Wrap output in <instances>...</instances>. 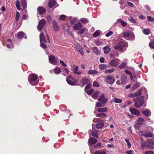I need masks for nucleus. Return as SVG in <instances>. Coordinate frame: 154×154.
I'll list each match as a JSON object with an SVG mask.
<instances>
[{"label":"nucleus","mask_w":154,"mask_h":154,"mask_svg":"<svg viewBox=\"0 0 154 154\" xmlns=\"http://www.w3.org/2000/svg\"><path fill=\"white\" fill-rule=\"evenodd\" d=\"M129 21L132 23H135L136 22V20L133 17H130L129 19Z\"/></svg>","instance_id":"52"},{"label":"nucleus","mask_w":154,"mask_h":154,"mask_svg":"<svg viewBox=\"0 0 154 154\" xmlns=\"http://www.w3.org/2000/svg\"><path fill=\"white\" fill-rule=\"evenodd\" d=\"M91 85L90 84V83L87 84V85L86 86L85 88V90L86 91V90L87 89H89L90 87H91Z\"/></svg>","instance_id":"60"},{"label":"nucleus","mask_w":154,"mask_h":154,"mask_svg":"<svg viewBox=\"0 0 154 154\" xmlns=\"http://www.w3.org/2000/svg\"><path fill=\"white\" fill-rule=\"evenodd\" d=\"M142 112L146 116H149L151 114L149 110H143Z\"/></svg>","instance_id":"26"},{"label":"nucleus","mask_w":154,"mask_h":154,"mask_svg":"<svg viewBox=\"0 0 154 154\" xmlns=\"http://www.w3.org/2000/svg\"><path fill=\"white\" fill-rule=\"evenodd\" d=\"M98 131L97 130H94L91 132V134L92 135L96 138H98Z\"/></svg>","instance_id":"28"},{"label":"nucleus","mask_w":154,"mask_h":154,"mask_svg":"<svg viewBox=\"0 0 154 154\" xmlns=\"http://www.w3.org/2000/svg\"><path fill=\"white\" fill-rule=\"evenodd\" d=\"M53 26L55 31H57L59 30V27L58 25L55 21H54L53 22Z\"/></svg>","instance_id":"18"},{"label":"nucleus","mask_w":154,"mask_h":154,"mask_svg":"<svg viewBox=\"0 0 154 154\" xmlns=\"http://www.w3.org/2000/svg\"><path fill=\"white\" fill-rule=\"evenodd\" d=\"M71 67H72V70L73 71L74 73L78 75H80L81 74V72L78 71L79 68L78 66H76L75 65H73Z\"/></svg>","instance_id":"8"},{"label":"nucleus","mask_w":154,"mask_h":154,"mask_svg":"<svg viewBox=\"0 0 154 154\" xmlns=\"http://www.w3.org/2000/svg\"><path fill=\"white\" fill-rule=\"evenodd\" d=\"M77 50L82 55H83L84 53L82 47L79 44H77L76 45Z\"/></svg>","instance_id":"20"},{"label":"nucleus","mask_w":154,"mask_h":154,"mask_svg":"<svg viewBox=\"0 0 154 154\" xmlns=\"http://www.w3.org/2000/svg\"><path fill=\"white\" fill-rule=\"evenodd\" d=\"M146 146L150 148H152L154 146V139H149L146 143Z\"/></svg>","instance_id":"9"},{"label":"nucleus","mask_w":154,"mask_h":154,"mask_svg":"<svg viewBox=\"0 0 154 154\" xmlns=\"http://www.w3.org/2000/svg\"><path fill=\"white\" fill-rule=\"evenodd\" d=\"M16 6L18 10H20V3L18 0H17L16 2Z\"/></svg>","instance_id":"45"},{"label":"nucleus","mask_w":154,"mask_h":154,"mask_svg":"<svg viewBox=\"0 0 154 154\" xmlns=\"http://www.w3.org/2000/svg\"><path fill=\"white\" fill-rule=\"evenodd\" d=\"M144 121V120L143 118H139L137 120V123L140 124H143V122Z\"/></svg>","instance_id":"39"},{"label":"nucleus","mask_w":154,"mask_h":154,"mask_svg":"<svg viewBox=\"0 0 154 154\" xmlns=\"http://www.w3.org/2000/svg\"><path fill=\"white\" fill-rule=\"evenodd\" d=\"M145 154H154L153 152L152 151H146L145 152Z\"/></svg>","instance_id":"64"},{"label":"nucleus","mask_w":154,"mask_h":154,"mask_svg":"<svg viewBox=\"0 0 154 154\" xmlns=\"http://www.w3.org/2000/svg\"><path fill=\"white\" fill-rule=\"evenodd\" d=\"M37 75L35 74H32L29 75V83L32 85H35L38 83L37 80Z\"/></svg>","instance_id":"2"},{"label":"nucleus","mask_w":154,"mask_h":154,"mask_svg":"<svg viewBox=\"0 0 154 154\" xmlns=\"http://www.w3.org/2000/svg\"><path fill=\"white\" fill-rule=\"evenodd\" d=\"M126 65V63H122L121 65H120L119 67L120 68L122 69L124 68Z\"/></svg>","instance_id":"55"},{"label":"nucleus","mask_w":154,"mask_h":154,"mask_svg":"<svg viewBox=\"0 0 154 154\" xmlns=\"http://www.w3.org/2000/svg\"><path fill=\"white\" fill-rule=\"evenodd\" d=\"M104 124L102 123H99L96 125V127L98 129H100L102 128Z\"/></svg>","instance_id":"37"},{"label":"nucleus","mask_w":154,"mask_h":154,"mask_svg":"<svg viewBox=\"0 0 154 154\" xmlns=\"http://www.w3.org/2000/svg\"><path fill=\"white\" fill-rule=\"evenodd\" d=\"M85 31V29L84 28L82 29L79 31V32L80 34H83Z\"/></svg>","instance_id":"62"},{"label":"nucleus","mask_w":154,"mask_h":154,"mask_svg":"<svg viewBox=\"0 0 154 154\" xmlns=\"http://www.w3.org/2000/svg\"><path fill=\"white\" fill-rule=\"evenodd\" d=\"M96 116L97 117H103L106 116V115L104 113H99L96 115Z\"/></svg>","instance_id":"41"},{"label":"nucleus","mask_w":154,"mask_h":154,"mask_svg":"<svg viewBox=\"0 0 154 154\" xmlns=\"http://www.w3.org/2000/svg\"><path fill=\"white\" fill-rule=\"evenodd\" d=\"M21 4L24 8H25L26 6V3L25 0H21Z\"/></svg>","instance_id":"36"},{"label":"nucleus","mask_w":154,"mask_h":154,"mask_svg":"<svg viewBox=\"0 0 154 154\" xmlns=\"http://www.w3.org/2000/svg\"><path fill=\"white\" fill-rule=\"evenodd\" d=\"M147 19L149 21H151L152 22H154V18L151 16H148Z\"/></svg>","instance_id":"56"},{"label":"nucleus","mask_w":154,"mask_h":154,"mask_svg":"<svg viewBox=\"0 0 154 154\" xmlns=\"http://www.w3.org/2000/svg\"><path fill=\"white\" fill-rule=\"evenodd\" d=\"M110 48L108 46H105L103 48L104 50V53L105 54H108L110 50Z\"/></svg>","instance_id":"30"},{"label":"nucleus","mask_w":154,"mask_h":154,"mask_svg":"<svg viewBox=\"0 0 154 154\" xmlns=\"http://www.w3.org/2000/svg\"><path fill=\"white\" fill-rule=\"evenodd\" d=\"M125 141L127 143L128 147L129 148H130L131 146V144L129 140L128 139H125Z\"/></svg>","instance_id":"51"},{"label":"nucleus","mask_w":154,"mask_h":154,"mask_svg":"<svg viewBox=\"0 0 154 154\" xmlns=\"http://www.w3.org/2000/svg\"><path fill=\"white\" fill-rule=\"evenodd\" d=\"M60 64L63 66L66 67L67 66L66 64L63 61L60 60Z\"/></svg>","instance_id":"63"},{"label":"nucleus","mask_w":154,"mask_h":154,"mask_svg":"<svg viewBox=\"0 0 154 154\" xmlns=\"http://www.w3.org/2000/svg\"><path fill=\"white\" fill-rule=\"evenodd\" d=\"M49 60L50 62L52 64L56 65L57 64V59L53 55L49 57Z\"/></svg>","instance_id":"13"},{"label":"nucleus","mask_w":154,"mask_h":154,"mask_svg":"<svg viewBox=\"0 0 154 154\" xmlns=\"http://www.w3.org/2000/svg\"><path fill=\"white\" fill-rule=\"evenodd\" d=\"M105 104L101 102H98L96 103V106L97 107H100L104 106Z\"/></svg>","instance_id":"31"},{"label":"nucleus","mask_w":154,"mask_h":154,"mask_svg":"<svg viewBox=\"0 0 154 154\" xmlns=\"http://www.w3.org/2000/svg\"><path fill=\"white\" fill-rule=\"evenodd\" d=\"M25 35V33L23 32H20L17 33V37L18 38L21 39L24 37Z\"/></svg>","instance_id":"22"},{"label":"nucleus","mask_w":154,"mask_h":154,"mask_svg":"<svg viewBox=\"0 0 154 154\" xmlns=\"http://www.w3.org/2000/svg\"><path fill=\"white\" fill-rule=\"evenodd\" d=\"M106 152L105 151H102L101 150H99L95 151L94 154H106Z\"/></svg>","instance_id":"38"},{"label":"nucleus","mask_w":154,"mask_h":154,"mask_svg":"<svg viewBox=\"0 0 154 154\" xmlns=\"http://www.w3.org/2000/svg\"><path fill=\"white\" fill-rule=\"evenodd\" d=\"M142 135L147 137H152V134L149 131H146L142 133Z\"/></svg>","instance_id":"17"},{"label":"nucleus","mask_w":154,"mask_h":154,"mask_svg":"<svg viewBox=\"0 0 154 154\" xmlns=\"http://www.w3.org/2000/svg\"><path fill=\"white\" fill-rule=\"evenodd\" d=\"M101 146V144L100 143H97V144L94 145V147L95 148H97L100 147Z\"/></svg>","instance_id":"61"},{"label":"nucleus","mask_w":154,"mask_h":154,"mask_svg":"<svg viewBox=\"0 0 154 154\" xmlns=\"http://www.w3.org/2000/svg\"><path fill=\"white\" fill-rule=\"evenodd\" d=\"M125 43L123 42H120L118 44L115 45L114 48L116 50L121 51L123 47L125 45Z\"/></svg>","instance_id":"7"},{"label":"nucleus","mask_w":154,"mask_h":154,"mask_svg":"<svg viewBox=\"0 0 154 154\" xmlns=\"http://www.w3.org/2000/svg\"><path fill=\"white\" fill-rule=\"evenodd\" d=\"M80 21L85 24H86L89 22L88 20L85 18H82L80 19Z\"/></svg>","instance_id":"34"},{"label":"nucleus","mask_w":154,"mask_h":154,"mask_svg":"<svg viewBox=\"0 0 154 154\" xmlns=\"http://www.w3.org/2000/svg\"><path fill=\"white\" fill-rule=\"evenodd\" d=\"M113 34V32L111 31H110L107 32L106 35H105L106 37H109Z\"/></svg>","instance_id":"57"},{"label":"nucleus","mask_w":154,"mask_h":154,"mask_svg":"<svg viewBox=\"0 0 154 154\" xmlns=\"http://www.w3.org/2000/svg\"><path fill=\"white\" fill-rule=\"evenodd\" d=\"M124 38L126 39H128L129 38L133 35V33L128 31L124 32L123 33Z\"/></svg>","instance_id":"14"},{"label":"nucleus","mask_w":154,"mask_h":154,"mask_svg":"<svg viewBox=\"0 0 154 154\" xmlns=\"http://www.w3.org/2000/svg\"><path fill=\"white\" fill-rule=\"evenodd\" d=\"M100 34V33L99 31H96L94 33L93 36L94 37H96L99 35Z\"/></svg>","instance_id":"47"},{"label":"nucleus","mask_w":154,"mask_h":154,"mask_svg":"<svg viewBox=\"0 0 154 154\" xmlns=\"http://www.w3.org/2000/svg\"><path fill=\"white\" fill-rule=\"evenodd\" d=\"M128 96L129 97H130V98H133V97H135L134 93H131L129 94L128 95Z\"/></svg>","instance_id":"59"},{"label":"nucleus","mask_w":154,"mask_h":154,"mask_svg":"<svg viewBox=\"0 0 154 154\" xmlns=\"http://www.w3.org/2000/svg\"><path fill=\"white\" fill-rule=\"evenodd\" d=\"M118 23H120L123 27H125L127 25V23L124 21H123L121 19H119L117 20Z\"/></svg>","instance_id":"21"},{"label":"nucleus","mask_w":154,"mask_h":154,"mask_svg":"<svg viewBox=\"0 0 154 154\" xmlns=\"http://www.w3.org/2000/svg\"><path fill=\"white\" fill-rule=\"evenodd\" d=\"M55 3L54 0H50L48 4V6L50 8L53 7Z\"/></svg>","instance_id":"24"},{"label":"nucleus","mask_w":154,"mask_h":154,"mask_svg":"<svg viewBox=\"0 0 154 154\" xmlns=\"http://www.w3.org/2000/svg\"><path fill=\"white\" fill-rule=\"evenodd\" d=\"M141 91L142 89L141 88H140L137 91L134 93L135 97H138L141 95L142 94Z\"/></svg>","instance_id":"32"},{"label":"nucleus","mask_w":154,"mask_h":154,"mask_svg":"<svg viewBox=\"0 0 154 154\" xmlns=\"http://www.w3.org/2000/svg\"><path fill=\"white\" fill-rule=\"evenodd\" d=\"M121 83L123 84H125L127 80V78L125 75H122L121 77Z\"/></svg>","instance_id":"25"},{"label":"nucleus","mask_w":154,"mask_h":154,"mask_svg":"<svg viewBox=\"0 0 154 154\" xmlns=\"http://www.w3.org/2000/svg\"><path fill=\"white\" fill-rule=\"evenodd\" d=\"M103 78L105 82L110 85L113 84L115 81V79L113 76H104Z\"/></svg>","instance_id":"3"},{"label":"nucleus","mask_w":154,"mask_h":154,"mask_svg":"<svg viewBox=\"0 0 154 154\" xmlns=\"http://www.w3.org/2000/svg\"><path fill=\"white\" fill-rule=\"evenodd\" d=\"M139 84L138 83H137L136 84H135L132 86V88L133 90H134L136 89L137 88H138V87H139Z\"/></svg>","instance_id":"48"},{"label":"nucleus","mask_w":154,"mask_h":154,"mask_svg":"<svg viewBox=\"0 0 154 154\" xmlns=\"http://www.w3.org/2000/svg\"><path fill=\"white\" fill-rule=\"evenodd\" d=\"M99 67L101 69L104 70L106 68L107 66L105 64H101L99 65Z\"/></svg>","instance_id":"33"},{"label":"nucleus","mask_w":154,"mask_h":154,"mask_svg":"<svg viewBox=\"0 0 154 154\" xmlns=\"http://www.w3.org/2000/svg\"><path fill=\"white\" fill-rule=\"evenodd\" d=\"M54 71L55 74H58L60 72L61 70L60 68H55Z\"/></svg>","instance_id":"43"},{"label":"nucleus","mask_w":154,"mask_h":154,"mask_svg":"<svg viewBox=\"0 0 154 154\" xmlns=\"http://www.w3.org/2000/svg\"><path fill=\"white\" fill-rule=\"evenodd\" d=\"M94 90L93 89H91L89 91H86V92L87 94L89 95H91V94L94 91Z\"/></svg>","instance_id":"53"},{"label":"nucleus","mask_w":154,"mask_h":154,"mask_svg":"<svg viewBox=\"0 0 154 154\" xmlns=\"http://www.w3.org/2000/svg\"><path fill=\"white\" fill-rule=\"evenodd\" d=\"M114 101L117 103H121L122 102V100L120 99H119L117 98H115L114 99Z\"/></svg>","instance_id":"46"},{"label":"nucleus","mask_w":154,"mask_h":154,"mask_svg":"<svg viewBox=\"0 0 154 154\" xmlns=\"http://www.w3.org/2000/svg\"><path fill=\"white\" fill-rule=\"evenodd\" d=\"M118 60H119L118 59H114L110 61L109 63V64L111 66H115L118 65Z\"/></svg>","instance_id":"12"},{"label":"nucleus","mask_w":154,"mask_h":154,"mask_svg":"<svg viewBox=\"0 0 154 154\" xmlns=\"http://www.w3.org/2000/svg\"><path fill=\"white\" fill-rule=\"evenodd\" d=\"M66 16L64 15H61L60 17V19L61 20H64L65 19Z\"/></svg>","instance_id":"58"},{"label":"nucleus","mask_w":154,"mask_h":154,"mask_svg":"<svg viewBox=\"0 0 154 154\" xmlns=\"http://www.w3.org/2000/svg\"><path fill=\"white\" fill-rule=\"evenodd\" d=\"M89 83H90L89 80L88 78L84 77H83L81 80V83L83 86Z\"/></svg>","instance_id":"15"},{"label":"nucleus","mask_w":154,"mask_h":154,"mask_svg":"<svg viewBox=\"0 0 154 154\" xmlns=\"http://www.w3.org/2000/svg\"><path fill=\"white\" fill-rule=\"evenodd\" d=\"M66 81L69 84L71 85H75L77 82L76 80L74 79L71 75L67 77Z\"/></svg>","instance_id":"6"},{"label":"nucleus","mask_w":154,"mask_h":154,"mask_svg":"<svg viewBox=\"0 0 154 154\" xmlns=\"http://www.w3.org/2000/svg\"><path fill=\"white\" fill-rule=\"evenodd\" d=\"M149 46L151 48L154 49V40H151L150 41Z\"/></svg>","instance_id":"42"},{"label":"nucleus","mask_w":154,"mask_h":154,"mask_svg":"<svg viewBox=\"0 0 154 154\" xmlns=\"http://www.w3.org/2000/svg\"><path fill=\"white\" fill-rule=\"evenodd\" d=\"M97 142V139L94 138H91L89 141V143L91 144H94L96 143Z\"/></svg>","instance_id":"23"},{"label":"nucleus","mask_w":154,"mask_h":154,"mask_svg":"<svg viewBox=\"0 0 154 154\" xmlns=\"http://www.w3.org/2000/svg\"><path fill=\"white\" fill-rule=\"evenodd\" d=\"M40 40L41 47L45 49L47 48V42L46 41L43 33H41L40 35Z\"/></svg>","instance_id":"4"},{"label":"nucleus","mask_w":154,"mask_h":154,"mask_svg":"<svg viewBox=\"0 0 154 154\" xmlns=\"http://www.w3.org/2000/svg\"><path fill=\"white\" fill-rule=\"evenodd\" d=\"M130 79L132 81L137 82V77L136 75H134L133 76H132V75H131Z\"/></svg>","instance_id":"40"},{"label":"nucleus","mask_w":154,"mask_h":154,"mask_svg":"<svg viewBox=\"0 0 154 154\" xmlns=\"http://www.w3.org/2000/svg\"><path fill=\"white\" fill-rule=\"evenodd\" d=\"M37 10L39 14L40 15L44 14L46 11L45 8L42 7H38Z\"/></svg>","instance_id":"16"},{"label":"nucleus","mask_w":154,"mask_h":154,"mask_svg":"<svg viewBox=\"0 0 154 154\" xmlns=\"http://www.w3.org/2000/svg\"><path fill=\"white\" fill-rule=\"evenodd\" d=\"M82 27V25L81 23L80 22H79L74 25L73 29L75 30H78L80 29Z\"/></svg>","instance_id":"19"},{"label":"nucleus","mask_w":154,"mask_h":154,"mask_svg":"<svg viewBox=\"0 0 154 154\" xmlns=\"http://www.w3.org/2000/svg\"><path fill=\"white\" fill-rule=\"evenodd\" d=\"M46 23V21L44 19H42L40 20L39 21L38 24L37 26L38 30L39 31L42 30Z\"/></svg>","instance_id":"5"},{"label":"nucleus","mask_w":154,"mask_h":154,"mask_svg":"<svg viewBox=\"0 0 154 154\" xmlns=\"http://www.w3.org/2000/svg\"><path fill=\"white\" fill-rule=\"evenodd\" d=\"M129 111L132 115L137 116L140 115L139 111L135 108H131L129 109Z\"/></svg>","instance_id":"10"},{"label":"nucleus","mask_w":154,"mask_h":154,"mask_svg":"<svg viewBox=\"0 0 154 154\" xmlns=\"http://www.w3.org/2000/svg\"><path fill=\"white\" fill-rule=\"evenodd\" d=\"M98 73V72L95 70H91L88 72V73L91 75H94L95 74H97Z\"/></svg>","instance_id":"27"},{"label":"nucleus","mask_w":154,"mask_h":154,"mask_svg":"<svg viewBox=\"0 0 154 154\" xmlns=\"http://www.w3.org/2000/svg\"><path fill=\"white\" fill-rule=\"evenodd\" d=\"M93 51L95 53L97 54L99 53V51L98 49L96 47H94L93 48Z\"/></svg>","instance_id":"49"},{"label":"nucleus","mask_w":154,"mask_h":154,"mask_svg":"<svg viewBox=\"0 0 154 154\" xmlns=\"http://www.w3.org/2000/svg\"><path fill=\"white\" fill-rule=\"evenodd\" d=\"M19 17H20V13L18 12L17 11L16 16V18H15L16 20V21L18 20L19 19Z\"/></svg>","instance_id":"54"},{"label":"nucleus","mask_w":154,"mask_h":154,"mask_svg":"<svg viewBox=\"0 0 154 154\" xmlns=\"http://www.w3.org/2000/svg\"><path fill=\"white\" fill-rule=\"evenodd\" d=\"M98 99L99 101L102 102L105 104L107 101V99L105 97L104 94H102L101 95Z\"/></svg>","instance_id":"11"},{"label":"nucleus","mask_w":154,"mask_h":154,"mask_svg":"<svg viewBox=\"0 0 154 154\" xmlns=\"http://www.w3.org/2000/svg\"><path fill=\"white\" fill-rule=\"evenodd\" d=\"M144 98V97L143 96H142L136 99H133V101H135L134 106L136 107L139 108L143 105L144 103L143 100Z\"/></svg>","instance_id":"1"},{"label":"nucleus","mask_w":154,"mask_h":154,"mask_svg":"<svg viewBox=\"0 0 154 154\" xmlns=\"http://www.w3.org/2000/svg\"><path fill=\"white\" fill-rule=\"evenodd\" d=\"M107 110V109L106 107L100 108L97 109V111L99 112H106Z\"/></svg>","instance_id":"29"},{"label":"nucleus","mask_w":154,"mask_h":154,"mask_svg":"<svg viewBox=\"0 0 154 154\" xmlns=\"http://www.w3.org/2000/svg\"><path fill=\"white\" fill-rule=\"evenodd\" d=\"M142 31L143 33L146 35H148L150 33V30L149 29H145L143 30Z\"/></svg>","instance_id":"35"},{"label":"nucleus","mask_w":154,"mask_h":154,"mask_svg":"<svg viewBox=\"0 0 154 154\" xmlns=\"http://www.w3.org/2000/svg\"><path fill=\"white\" fill-rule=\"evenodd\" d=\"M93 86L96 87H99L100 86V85L98 82L96 81H94L93 84Z\"/></svg>","instance_id":"50"},{"label":"nucleus","mask_w":154,"mask_h":154,"mask_svg":"<svg viewBox=\"0 0 154 154\" xmlns=\"http://www.w3.org/2000/svg\"><path fill=\"white\" fill-rule=\"evenodd\" d=\"M98 92H95L92 95V97L94 98L95 99H96L98 97Z\"/></svg>","instance_id":"44"}]
</instances>
